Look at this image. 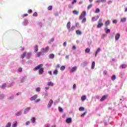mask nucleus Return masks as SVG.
Listing matches in <instances>:
<instances>
[{"instance_id":"obj_13","label":"nucleus","mask_w":127,"mask_h":127,"mask_svg":"<svg viewBox=\"0 0 127 127\" xmlns=\"http://www.w3.org/2000/svg\"><path fill=\"white\" fill-rule=\"evenodd\" d=\"M54 57H55V56L53 54H51L49 56V58H50V59H53Z\"/></svg>"},{"instance_id":"obj_52","label":"nucleus","mask_w":127,"mask_h":127,"mask_svg":"<svg viewBox=\"0 0 127 127\" xmlns=\"http://www.w3.org/2000/svg\"><path fill=\"white\" fill-rule=\"evenodd\" d=\"M30 124V122L29 121H28L26 123V126H29V125Z\"/></svg>"},{"instance_id":"obj_59","label":"nucleus","mask_w":127,"mask_h":127,"mask_svg":"<svg viewBox=\"0 0 127 127\" xmlns=\"http://www.w3.org/2000/svg\"><path fill=\"white\" fill-rule=\"evenodd\" d=\"M96 2L97 3H99V2H101V0H96Z\"/></svg>"},{"instance_id":"obj_30","label":"nucleus","mask_w":127,"mask_h":127,"mask_svg":"<svg viewBox=\"0 0 127 127\" xmlns=\"http://www.w3.org/2000/svg\"><path fill=\"white\" fill-rule=\"evenodd\" d=\"M59 111L60 112V113H63L64 110L62 108H61V107H59Z\"/></svg>"},{"instance_id":"obj_5","label":"nucleus","mask_w":127,"mask_h":127,"mask_svg":"<svg viewBox=\"0 0 127 127\" xmlns=\"http://www.w3.org/2000/svg\"><path fill=\"white\" fill-rule=\"evenodd\" d=\"M76 70H77V66H74L70 70V73H74V72H76Z\"/></svg>"},{"instance_id":"obj_62","label":"nucleus","mask_w":127,"mask_h":127,"mask_svg":"<svg viewBox=\"0 0 127 127\" xmlns=\"http://www.w3.org/2000/svg\"><path fill=\"white\" fill-rule=\"evenodd\" d=\"M57 68H60V64H57Z\"/></svg>"},{"instance_id":"obj_45","label":"nucleus","mask_w":127,"mask_h":127,"mask_svg":"<svg viewBox=\"0 0 127 127\" xmlns=\"http://www.w3.org/2000/svg\"><path fill=\"white\" fill-rule=\"evenodd\" d=\"M38 14H37V12H35L33 14V16H37Z\"/></svg>"},{"instance_id":"obj_36","label":"nucleus","mask_w":127,"mask_h":127,"mask_svg":"<svg viewBox=\"0 0 127 127\" xmlns=\"http://www.w3.org/2000/svg\"><path fill=\"white\" fill-rule=\"evenodd\" d=\"M101 11L99 8H97L95 11V13H99Z\"/></svg>"},{"instance_id":"obj_11","label":"nucleus","mask_w":127,"mask_h":127,"mask_svg":"<svg viewBox=\"0 0 127 127\" xmlns=\"http://www.w3.org/2000/svg\"><path fill=\"white\" fill-rule=\"evenodd\" d=\"M66 27L67 29H68V30H70V28L71 27V22H67L66 24Z\"/></svg>"},{"instance_id":"obj_22","label":"nucleus","mask_w":127,"mask_h":127,"mask_svg":"<svg viewBox=\"0 0 127 127\" xmlns=\"http://www.w3.org/2000/svg\"><path fill=\"white\" fill-rule=\"evenodd\" d=\"M121 21L122 22H125V21H127V18H122L121 20Z\"/></svg>"},{"instance_id":"obj_12","label":"nucleus","mask_w":127,"mask_h":127,"mask_svg":"<svg viewBox=\"0 0 127 127\" xmlns=\"http://www.w3.org/2000/svg\"><path fill=\"white\" fill-rule=\"evenodd\" d=\"M101 51V48H98L95 53V57H97V55H98V54L99 53V52H100Z\"/></svg>"},{"instance_id":"obj_44","label":"nucleus","mask_w":127,"mask_h":127,"mask_svg":"<svg viewBox=\"0 0 127 127\" xmlns=\"http://www.w3.org/2000/svg\"><path fill=\"white\" fill-rule=\"evenodd\" d=\"M86 114H87V111H86V112H85L84 113H83V114H82L81 115V117H84V116L86 115Z\"/></svg>"},{"instance_id":"obj_43","label":"nucleus","mask_w":127,"mask_h":127,"mask_svg":"<svg viewBox=\"0 0 127 127\" xmlns=\"http://www.w3.org/2000/svg\"><path fill=\"white\" fill-rule=\"evenodd\" d=\"M30 108H27L25 110V113H26V112H28V111H30Z\"/></svg>"},{"instance_id":"obj_40","label":"nucleus","mask_w":127,"mask_h":127,"mask_svg":"<svg viewBox=\"0 0 127 127\" xmlns=\"http://www.w3.org/2000/svg\"><path fill=\"white\" fill-rule=\"evenodd\" d=\"M4 98V95L1 94L0 95V99H3Z\"/></svg>"},{"instance_id":"obj_50","label":"nucleus","mask_w":127,"mask_h":127,"mask_svg":"<svg viewBox=\"0 0 127 127\" xmlns=\"http://www.w3.org/2000/svg\"><path fill=\"white\" fill-rule=\"evenodd\" d=\"M24 81H25V79H24V78H22V79L21 80V83H23Z\"/></svg>"},{"instance_id":"obj_58","label":"nucleus","mask_w":127,"mask_h":127,"mask_svg":"<svg viewBox=\"0 0 127 127\" xmlns=\"http://www.w3.org/2000/svg\"><path fill=\"white\" fill-rule=\"evenodd\" d=\"M48 74H50V75H52V71H48Z\"/></svg>"},{"instance_id":"obj_47","label":"nucleus","mask_w":127,"mask_h":127,"mask_svg":"<svg viewBox=\"0 0 127 127\" xmlns=\"http://www.w3.org/2000/svg\"><path fill=\"white\" fill-rule=\"evenodd\" d=\"M113 23H117V22H118V21H117V20L115 19V20H113V21H112Z\"/></svg>"},{"instance_id":"obj_51","label":"nucleus","mask_w":127,"mask_h":127,"mask_svg":"<svg viewBox=\"0 0 127 127\" xmlns=\"http://www.w3.org/2000/svg\"><path fill=\"white\" fill-rule=\"evenodd\" d=\"M28 13H31V12H32V10H31V9H29V10H28Z\"/></svg>"},{"instance_id":"obj_1","label":"nucleus","mask_w":127,"mask_h":127,"mask_svg":"<svg viewBox=\"0 0 127 127\" xmlns=\"http://www.w3.org/2000/svg\"><path fill=\"white\" fill-rule=\"evenodd\" d=\"M39 69V75H41L43 74V72H44V68L43 67V64H40L38 66H36L34 70H38Z\"/></svg>"},{"instance_id":"obj_7","label":"nucleus","mask_w":127,"mask_h":127,"mask_svg":"<svg viewBox=\"0 0 127 127\" xmlns=\"http://www.w3.org/2000/svg\"><path fill=\"white\" fill-rule=\"evenodd\" d=\"M37 51H38V46L35 45L34 46V52H35V53H36Z\"/></svg>"},{"instance_id":"obj_42","label":"nucleus","mask_w":127,"mask_h":127,"mask_svg":"<svg viewBox=\"0 0 127 127\" xmlns=\"http://www.w3.org/2000/svg\"><path fill=\"white\" fill-rule=\"evenodd\" d=\"M70 30H69V31L71 30H74V29H75V26H72L71 28H70Z\"/></svg>"},{"instance_id":"obj_6","label":"nucleus","mask_w":127,"mask_h":127,"mask_svg":"<svg viewBox=\"0 0 127 127\" xmlns=\"http://www.w3.org/2000/svg\"><path fill=\"white\" fill-rule=\"evenodd\" d=\"M65 122L66 124H70V123H72V119L71 118H67Z\"/></svg>"},{"instance_id":"obj_38","label":"nucleus","mask_w":127,"mask_h":127,"mask_svg":"<svg viewBox=\"0 0 127 127\" xmlns=\"http://www.w3.org/2000/svg\"><path fill=\"white\" fill-rule=\"evenodd\" d=\"M48 10H52V6L50 5L48 7Z\"/></svg>"},{"instance_id":"obj_16","label":"nucleus","mask_w":127,"mask_h":127,"mask_svg":"<svg viewBox=\"0 0 127 127\" xmlns=\"http://www.w3.org/2000/svg\"><path fill=\"white\" fill-rule=\"evenodd\" d=\"M73 13L74 14H75V15H78L79 13V11H77L76 10H74L73 11Z\"/></svg>"},{"instance_id":"obj_37","label":"nucleus","mask_w":127,"mask_h":127,"mask_svg":"<svg viewBox=\"0 0 127 127\" xmlns=\"http://www.w3.org/2000/svg\"><path fill=\"white\" fill-rule=\"evenodd\" d=\"M28 16V14L26 13V14H22L21 15L22 17H25L26 16Z\"/></svg>"},{"instance_id":"obj_18","label":"nucleus","mask_w":127,"mask_h":127,"mask_svg":"<svg viewBox=\"0 0 127 127\" xmlns=\"http://www.w3.org/2000/svg\"><path fill=\"white\" fill-rule=\"evenodd\" d=\"M12 127H17V122H14L12 125Z\"/></svg>"},{"instance_id":"obj_39","label":"nucleus","mask_w":127,"mask_h":127,"mask_svg":"<svg viewBox=\"0 0 127 127\" xmlns=\"http://www.w3.org/2000/svg\"><path fill=\"white\" fill-rule=\"evenodd\" d=\"M25 55H26V54L24 53L21 56V58H24V57H25Z\"/></svg>"},{"instance_id":"obj_24","label":"nucleus","mask_w":127,"mask_h":127,"mask_svg":"<svg viewBox=\"0 0 127 127\" xmlns=\"http://www.w3.org/2000/svg\"><path fill=\"white\" fill-rule=\"evenodd\" d=\"M98 18H99V16H98L97 18H96V17H92V21H96V20H97Z\"/></svg>"},{"instance_id":"obj_21","label":"nucleus","mask_w":127,"mask_h":127,"mask_svg":"<svg viewBox=\"0 0 127 127\" xmlns=\"http://www.w3.org/2000/svg\"><path fill=\"white\" fill-rule=\"evenodd\" d=\"M95 68V62H93L91 64V69H94Z\"/></svg>"},{"instance_id":"obj_60","label":"nucleus","mask_w":127,"mask_h":127,"mask_svg":"<svg viewBox=\"0 0 127 127\" xmlns=\"http://www.w3.org/2000/svg\"><path fill=\"white\" fill-rule=\"evenodd\" d=\"M41 50H42V51H43L44 52H45V49L42 48V49H41Z\"/></svg>"},{"instance_id":"obj_10","label":"nucleus","mask_w":127,"mask_h":127,"mask_svg":"<svg viewBox=\"0 0 127 127\" xmlns=\"http://www.w3.org/2000/svg\"><path fill=\"white\" fill-rule=\"evenodd\" d=\"M52 104H53V100H52V99H51L48 105V108H50V107H51V106L52 105Z\"/></svg>"},{"instance_id":"obj_49","label":"nucleus","mask_w":127,"mask_h":127,"mask_svg":"<svg viewBox=\"0 0 127 127\" xmlns=\"http://www.w3.org/2000/svg\"><path fill=\"white\" fill-rule=\"evenodd\" d=\"M19 72H22V68L21 67H19L18 68Z\"/></svg>"},{"instance_id":"obj_14","label":"nucleus","mask_w":127,"mask_h":127,"mask_svg":"<svg viewBox=\"0 0 127 127\" xmlns=\"http://www.w3.org/2000/svg\"><path fill=\"white\" fill-rule=\"evenodd\" d=\"M107 95L103 96L100 99L101 102H103V101H105V100L107 99Z\"/></svg>"},{"instance_id":"obj_33","label":"nucleus","mask_w":127,"mask_h":127,"mask_svg":"<svg viewBox=\"0 0 127 127\" xmlns=\"http://www.w3.org/2000/svg\"><path fill=\"white\" fill-rule=\"evenodd\" d=\"M106 33H111V30L109 29H107L106 30Z\"/></svg>"},{"instance_id":"obj_48","label":"nucleus","mask_w":127,"mask_h":127,"mask_svg":"<svg viewBox=\"0 0 127 127\" xmlns=\"http://www.w3.org/2000/svg\"><path fill=\"white\" fill-rule=\"evenodd\" d=\"M20 115H21V112H18L16 114V116H20Z\"/></svg>"},{"instance_id":"obj_3","label":"nucleus","mask_w":127,"mask_h":127,"mask_svg":"<svg viewBox=\"0 0 127 127\" xmlns=\"http://www.w3.org/2000/svg\"><path fill=\"white\" fill-rule=\"evenodd\" d=\"M103 26L104 23H103V20L102 19H99V21H98V24L97 26V28H101V27Z\"/></svg>"},{"instance_id":"obj_25","label":"nucleus","mask_w":127,"mask_h":127,"mask_svg":"<svg viewBox=\"0 0 127 127\" xmlns=\"http://www.w3.org/2000/svg\"><path fill=\"white\" fill-rule=\"evenodd\" d=\"M48 51H49V47H46L45 48V52H48Z\"/></svg>"},{"instance_id":"obj_19","label":"nucleus","mask_w":127,"mask_h":127,"mask_svg":"<svg viewBox=\"0 0 127 127\" xmlns=\"http://www.w3.org/2000/svg\"><path fill=\"white\" fill-rule=\"evenodd\" d=\"M54 75H58V70L57 69H55L54 72Z\"/></svg>"},{"instance_id":"obj_20","label":"nucleus","mask_w":127,"mask_h":127,"mask_svg":"<svg viewBox=\"0 0 127 127\" xmlns=\"http://www.w3.org/2000/svg\"><path fill=\"white\" fill-rule=\"evenodd\" d=\"M90 48H87L85 50V53H90Z\"/></svg>"},{"instance_id":"obj_2","label":"nucleus","mask_w":127,"mask_h":127,"mask_svg":"<svg viewBox=\"0 0 127 127\" xmlns=\"http://www.w3.org/2000/svg\"><path fill=\"white\" fill-rule=\"evenodd\" d=\"M38 96L37 95H35L32 97V101H35V103H39V102H40L41 99L40 98H38Z\"/></svg>"},{"instance_id":"obj_56","label":"nucleus","mask_w":127,"mask_h":127,"mask_svg":"<svg viewBox=\"0 0 127 127\" xmlns=\"http://www.w3.org/2000/svg\"><path fill=\"white\" fill-rule=\"evenodd\" d=\"M32 123H33V124L35 123V118L32 119Z\"/></svg>"},{"instance_id":"obj_4","label":"nucleus","mask_w":127,"mask_h":127,"mask_svg":"<svg viewBox=\"0 0 127 127\" xmlns=\"http://www.w3.org/2000/svg\"><path fill=\"white\" fill-rule=\"evenodd\" d=\"M86 15L87 13L86 11H84L79 18V20H81V19H83V18H85V17L86 16Z\"/></svg>"},{"instance_id":"obj_64","label":"nucleus","mask_w":127,"mask_h":127,"mask_svg":"<svg viewBox=\"0 0 127 127\" xmlns=\"http://www.w3.org/2000/svg\"><path fill=\"white\" fill-rule=\"evenodd\" d=\"M48 89H49V87H47L45 88L46 90H48Z\"/></svg>"},{"instance_id":"obj_54","label":"nucleus","mask_w":127,"mask_h":127,"mask_svg":"<svg viewBox=\"0 0 127 127\" xmlns=\"http://www.w3.org/2000/svg\"><path fill=\"white\" fill-rule=\"evenodd\" d=\"M64 46L66 47L67 46V42H65L64 43Z\"/></svg>"},{"instance_id":"obj_53","label":"nucleus","mask_w":127,"mask_h":127,"mask_svg":"<svg viewBox=\"0 0 127 127\" xmlns=\"http://www.w3.org/2000/svg\"><path fill=\"white\" fill-rule=\"evenodd\" d=\"M101 2H106L107 0H100Z\"/></svg>"},{"instance_id":"obj_15","label":"nucleus","mask_w":127,"mask_h":127,"mask_svg":"<svg viewBox=\"0 0 127 127\" xmlns=\"http://www.w3.org/2000/svg\"><path fill=\"white\" fill-rule=\"evenodd\" d=\"M54 84L52 81H49L48 82V86H51L52 87H53Z\"/></svg>"},{"instance_id":"obj_23","label":"nucleus","mask_w":127,"mask_h":127,"mask_svg":"<svg viewBox=\"0 0 127 127\" xmlns=\"http://www.w3.org/2000/svg\"><path fill=\"white\" fill-rule=\"evenodd\" d=\"M86 99H87V97H86V96H82L81 97V101H85Z\"/></svg>"},{"instance_id":"obj_55","label":"nucleus","mask_w":127,"mask_h":127,"mask_svg":"<svg viewBox=\"0 0 127 127\" xmlns=\"http://www.w3.org/2000/svg\"><path fill=\"white\" fill-rule=\"evenodd\" d=\"M73 90H75V89H76V84H73Z\"/></svg>"},{"instance_id":"obj_34","label":"nucleus","mask_w":127,"mask_h":127,"mask_svg":"<svg viewBox=\"0 0 127 127\" xmlns=\"http://www.w3.org/2000/svg\"><path fill=\"white\" fill-rule=\"evenodd\" d=\"M5 87H6V84H5V83H3V84H2V89H5Z\"/></svg>"},{"instance_id":"obj_31","label":"nucleus","mask_w":127,"mask_h":127,"mask_svg":"<svg viewBox=\"0 0 127 127\" xmlns=\"http://www.w3.org/2000/svg\"><path fill=\"white\" fill-rule=\"evenodd\" d=\"M116 78H117V77L116 76V75H114L112 77V81H115V80H116Z\"/></svg>"},{"instance_id":"obj_61","label":"nucleus","mask_w":127,"mask_h":127,"mask_svg":"<svg viewBox=\"0 0 127 127\" xmlns=\"http://www.w3.org/2000/svg\"><path fill=\"white\" fill-rule=\"evenodd\" d=\"M75 26H79V23H76L75 24Z\"/></svg>"},{"instance_id":"obj_63","label":"nucleus","mask_w":127,"mask_h":127,"mask_svg":"<svg viewBox=\"0 0 127 127\" xmlns=\"http://www.w3.org/2000/svg\"><path fill=\"white\" fill-rule=\"evenodd\" d=\"M72 49H76V46H73Z\"/></svg>"},{"instance_id":"obj_46","label":"nucleus","mask_w":127,"mask_h":127,"mask_svg":"<svg viewBox=\"0 0 127 127\" xmlns=\"http://www.w3.org/2000/svg\"><path fill=\"white\" fill-rule=\"evenodd\" d=\"M77 2V0H73L72 2V4H74V3H76Z\"/></svg>"},{"instance_id":"obj_26","label":"nucleus","mask_w":127,"mask_h":127,"mask_svg":"<svg viewBox=\"0 0 127 127\" xmlns=\"http://www.w3.org/2000/svg\"><path fill=\"white\" fill-rule=\"evenodd\" d=\"M93 6V4H90L87 6V9H90V8H92V7Z\"/></svg>"},{"instance_id":"obj_32","label":"nucleus","mask_w":127,"mask_h":127,"mask_svg":"<svg viewBox=\"0 0 127 127\" xmlns=\"http://www.w3.org/2000/svg\"><path fill=\"white\" fill-rule=\"evenodd\" d=\"M121 67L122 69H125V68H127V64H122Z\"/></svg>"},{"instance_id":"obj_57","label":"nucleus","mask_w":127,"mask_h":127,"mask_svg":"<svg viewBox=\"0 0 127 127\" xmlns=\"http://www.w3.org/2000/svg\"><path fill=\"white\" fill-rule=\"evenodd\" d=\"M27 55H28V56L29 57H30V56H31V53H28L27 54Z\"/></svg>"},{"instance_id":"obj_17","label":"nucleus","mask_w":127,"mask_h":127,"mask_svg":"<svg viewBox=\"0 0 127 127\" xmlns=\"http://www.w3.org/2000/svg\"><path fill=\"white\" fill-rule=\"evenodd\" d=\"M75 32L77 35H81L82 34V32L79 30H76Z\"/></svg>"},{"instance_id":"obj_29","label":"nucleus","mask_w":127,"mask_h":127,"mask_svg":"<svg viewBox=\"0 0 127 127\" xmlns=\"http://www.w3.org/2000/svg\"><path fill=\"white\" fill-rule=\"evenodd\" d=\"M79 110L80 111V112H82L83 111H85V108L84 107H80L79 109Z\"/></svg>"},{"instance_id":"obj_41","label":"nucleus","mask_w":127,"mask_h":127,"mask_svg":"<svg viewBox=\"0 0 127 127\" xmlns=\"http://www.w3.org/2000/svg\"><path fill=\"white\" fill-rule=\"evenodd\" d=\"M85 21H86V18H84L82 19L81 23H85Z\"/></svg>"},{"instance_id":"obj_27","label":"nucleus","mask_w":127,"mask_h":127,"mask_svg":"<svg viewBox=\"0 0 127 127\" xmlns=\"http://www.w3.org/2000/svg\"><path fill=\"white\" fill-rule=\"evenodd\" d=\"M65 66L63 65L61 67L60 70H61V71H64V70H65Z\"/></svg>"},{"instance_id":"obj_28","label":"nucleus","mask_w":127,"mask_h":127,"mask_svg":"<svg viewBox=\"0 0 127 127\" xmlns=\"http://www.w3.org/2000/svg\"><path fill=\"white\" fill-rule=\"evenodd\" d=\"M11 127V123L10 122H8L5 127Z\"/></svg>"},{"instance_id":"obj_8","label":"nucleus","mask_w":127,"mask_h":127,"mask_svg":"<svg viewBox=\"0 0 127 127\" xmlns=\"http://www.w3.org/2000/svg\"><path fill=\"white\" fill-rule=\"evenodd\" d=\"M111 23V22L110 21V20H107V21H105L104 24L105 26L107 27V26L110 25Z\"/></svg>"},{"instance_id":"obj_9","label":"nucleus","mask_w":127,"mask_h":127,"mask_svg":"<svg viewBox=\"0 0 127 127\" xmlns=\"http://www.w3.org/2000/svg\"><path fill=\"white\" fill-rule=\"evenodd\" d=\"M120 37H121V35L120 34V33L116 34L115 36L116 40H119V39H120Z\"/></svg>"},{"instance_id":"obj_35","label":"nucleus","mask_w":127,"mask_h":127,"mask_svg":"<svg viewBox=\"0 0 127 127\" xmlns=\"http://www.w3.org/2000/svg\"><path fill=\"white\" fill-rule=\"evenodd\" d=\"M41 90V89L40 88V87H37L36 88V92H40Z\"/></svg>"}]
</instances>
